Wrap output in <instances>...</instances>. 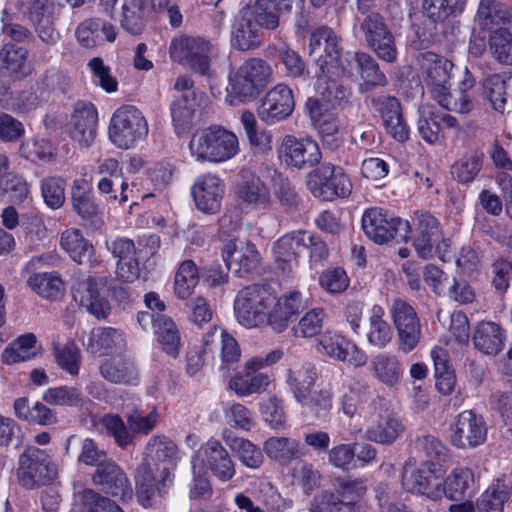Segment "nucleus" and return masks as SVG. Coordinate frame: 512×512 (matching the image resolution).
Wrapping results in <instances>:
<instances>
[{
    "instance_id": "28",
    "label": "nucleus",
    "mask_w": 512,
    "mask_h": 512,
    "mask_svg": "<svg viewBox=\"0 0 512 512\" xmlns=\"http://www.w3.org/2000/svg\"><path fill=\"white\" fill-rule=\"evenodd\" d=\"M417 221L413 245L418 256L428 259L433 255L435 243L442 238L440 224L434 216L427 212L418 214Z\"/></svg>"
},
{
    "instance_id": "44",
    "label": "nucleus",
    "mask_w": 512,
    "mask_h": 512,
    "mask_svg": "<svg viewBox=\"0 0 512 512\" xmlns=\"http://www.w3.org/2000/svg\"><path fill=\"white\" fill-rule=\"evenodd\" d=\"M246 373H237L228 384L230 390L238 396L244 397L251 394H258L266 390L270 383L269 376L264 373L246 369Z\"/></svg>"
},
{
    "instance_id": "54",
    "label": "nucleus",
    "mask_w": 512,
    "mask_h": 512,
    "mask_svg": "<svg viewBox=\"0 0 512 512\" xmlns=\"http://www.w3.org/2000/svg\"><path fill=\"white\" fill-rule=\"evenodd\" d=\"M317 374L311 367H303L295 371H289L288 384L301 404L306 402L311 394V389L315 385Z\"/></svg>"
},
{
    "instance_id": "45",
    "label": "nucleus",
    "mask_w": 512,
    "mask_h": 512,
    "mask_svg": "<svg viewBox=\"0 0 512 512\" xmlns=\"http://www.w3.org/2000/svg\"><path fill=\"white\" fill-rule=\"evenodd\" d=\"M215 340L221 341V359L223 364L230 365L239 361L241 350L236 339L222 330L218 326H213L203 337L204 351L209 349V345Z\"/></svg>"
},
{
    "instance_id": "25",
    "label": "nucleus",
    "mask_w": 512,
    "mask_h": 512,
    "mask_svg": "<svg viewBox=\"0 0 512 512\" xmlns=\"http://www.w3.org/2000/svg\"><path fill=\"white\" fill-rule=\"evenodd\" d=\"M306 309V302L299 292L280 298L268 314L267 324L276 332L284 331L290 322Z\"/></svg>"
},
{
    "instance_id": "51",
    "label": "nucleus",
    "mask_w": 512,
    "mask_h": 512,
    "mask_svg": "<svg viewBox=\"0 0 512 512\" xmlns=\"http://www.w3.org/2000/svg\"><path fill=\"white\" fill-rule=\"evenodd\" d=\"M371 365L375 376L384 385L393 387L399 382L402 370L395 355L379 354L372 359Z\"/></svg>"
},
{
    "instance_id": "1",
    "label": "nucleus",
    "mask_w": 512,
    "mask_h": 512,
    "mask_svg": "<svg viewBox=\"0 0 512 512\" xmlns=\"http://www.w3.org/2000/svg\"><path fill=\"white\" fill-rule=\"evenodd\" d=\"M149 459H145L136 470V494L145 507L151 505L156 492L162 493L169 480L170 468L178 452L177 445L165 436H154L148 444Z\"/></svg>"
},
{
    "instance_id": "62",
    "label": "nucleus",
    "mask_w": 512,
    "mask_h": 512,
    "mask_svg": "<svg viewBox=\"0 0 512 512\" xmlns=\"http://www.w3.org/2000/svg\"><path fill=\"white\" fill-rule=\"evenodd\" d=\"M325 319L323 309H312L308 311L292 328L293 335L301 338L314 337L322 331Z\"/></svg>"
},
{
    "instance_id": "16",
    "label": "nucleus",
    "mask_w": 512,
    "mask_h": 512,
    "mask_svg": "<svg viewBox=\"0 0 512 512\" xmlns=\"http://www.w3.org/2000/svg\"><path fill=\"white\" fill-rule=\"evenodd\" d=\"M280 158L288 166L308 169L320 162L321 152L318 144L313 140L286 135L282 140Z\"/></svg>"
},
{
    "instance_id": "43",
    "label": "nucleus",
    "mask_w": 512,
    "mask_h": 512,
    "mask_svg": "<svg viewBox=\"0 0 512 512\" xmlns=\"http://www.w3.org/2000/svg\"><path fill=\"white\" fill-rule=\"evenodd\" d=\"M402 423L393 416L381 417L380 420L374 421L366 430L365 438L369 441L391 445L398 436L403 432Z\"/></svg>"
},
{
    "instance_id": "5",
    "label": "nucleus",
    "mask_w": 512,
    "mask_h": 512,
    "mask_svg": "<svg viewBox=\"0 0 512 512\" xmlns=\"http://www.w3.org/2000/svg\"><path fill=\"white\" fill-rule=\"evenodd\" d=\"M272 69L261 58L245 61L230 78L231 93L241 102L255 99L271 80Z\"/></svg>"
},
{
    "instance_id": "4",
    "label": "nucleus",
    "mask_w": 512,
    "mask_h": 512,
    "mask_svg": "<svg viewBox=\"0 0 512 512\" xmlns=\"http://www.w3.org/2000/svg\"><path fill=\"white\" fill-rule=\"evenodd\" d=\"M357 22L366 46L381 60L394 63L398 50L395 35L386 18L379 12H371L357 17Z\"/></svg>"
},
{
    "instance_id": "3",
    "label": "nucleus",
    "mask_w": 512,
    "mask_h": 512,
    "mask_svg": "<svg viewBox=\"0 0 512 512\" xmlns=\"http://www.w3.org/2000/svg\"><path fill=\"white\" fill-rule=\"evenodd\" d=\"M189 149L199 161L223 162L238 152V139L224 127L211 125L194 132Z\"/></svg>"
},
{
    "instance_id": "29",
    "label": "nucleus",
    "mask_w": 512,
    "mask_h": 512,
    "mask_svg": "<svg viewBox=\"0 0 512 512\" xmlns=\"http://www.w3.org/2000/svg\"><path fill=\"white\" fill-rule=\"evenodd\" d=\"M99 373L113 384L134 385L139 380V372L134 361L125 357L106 359L99 366Z\"/></svg>"
},
{
    "instance_id": "21",
    "label": "nucleus",
    "mask_w": 512,
    "mask_h": 512,
    "mask_svg": "<svg viewBox=\"0 0 512 512\" xmlns=\"http://www.w3.org/2000/svg\"><path fill=\"white\" fill-rule=\"evenodd\" d=\"M225 185L213 174L200 177L192 187L196 207L205 214H217L221 209Z\"/></svg>"
},
{
    "instance_id": "36",
    "label": "nucleus",
    "mask_w": 512,
    "mask_h": 512,
    "mask_svg": "<svg viewBox=\"0 0 512 512\" xmlns=\"http://www.w3.org/2000/svg\"><path fill=\"white\" fill-rule=\"evenodd\" d=\"M442 495L452 501H463L470 497L474 490V474L469 468H455L442 481Z\"/></svg>"
},
{
    "instance_id": "18",
    "label": "nucleus",
    "mask_w": 512,
    "mask_h": 512,
    "mask_svg": "<svg viewBox=\"0 0 512 512\" xmlns=\"http://www.w3.org/2000/svg\"><path fill=\"white\" fill-rule=\"evenodd\" d=\"M223 258L227 268L239 277L252 272L260 263V255L255 245L238 239H230L225 244Z\"/></svg>"
},
{
    "instance_id": "50",
    "label": "nucleus",
    "mask_w": 512,
    "mask_h": 512,
    "mask_svg": "<svg viewBox=\"0 0 512 512\" xmlns=\"http://www.w3.org/2000/svg\"><path fill=\"white\" fill-rule=\"evenodd\" d=\"M153 322L158 341L163 350L172 357H176L180 348V335L176 324L171 318L163 314H159Z\"/></svg>"
},
{
    "instance_id": "53",
    "label": "nucleus",
    "mask_w": 512,
    "mask_h": 512,
    "mask_svg": "<svg viewBox=\"0 0 512 512\" xmlns=\"http://www.w3.org/2000/svg\"><path fill=\"white\" fill-rule=\"evenodd\" d=\"M33 291L47 299H57L64 291V283L56 273H39L28 279Z\"/></svg>"
},
{
    "instance_id": "8",
    "label": "nucleus",
    "mask_w": 512,
    "mask_h": 512,
    "mask_svg": "<svg viewBox=\"0 0 512 512\" xmlns=\"http://www.w3.org/2000/svg\"><path fill=\"white\" fill-rule=\"evenodd\" d=\"M310 192L324 201L344 198L351 194L352 183L344 170L331 163H324L307 175Z\"/></svg>"
},
{
    "instance_id": "34",
    "label": "nucleus",
    "mask_w": 512,
    "mask_h": 512,
    "mask_svg": "<svg viewBox=\"0 0 512 512\" xmlns=\"http://www.w3.org/2000/svg\"><path fill=\"white\" fill-rule=\"evenodd\" d=\"M151 0H124L120 16L121 27L131 35H140L145 30Z\"/></svg>"
},
{
    "instance_id": "22",
    "label": "nucleus",
    "mask_w": 512,
    "mask_h": 512,
    "mask_svg": "<svg viewBox=\"0 0 512 512\" xmlns=\"http://www.w3.org/2000/svg\"><path fill=\"white\" fill-rule=\"evenodd\" d=\"M198 457H201L202 462L211 473L223 482L231 480L236 473L235 463L229 452L220 441L214 438L209 439L200 447Z\"/></svg>"
},
{
    "instance_id": "64",
    "label": "nucleus",
    "mask_w": 512,
    "mask_h": 512,
    "mask_svg": "<svg viewBox=\"0 0 512 512\" xmlns=\"http://www.w3.org/2000/svg\"><path fill=\"white\" fill-rule=\"evenodd\" d=\"M195 100L176 98L171 104V117L178 135L187 131L192 123Z\"/></svg>"
},
{
    "instance_id": "59",
    "label": "nucleus",
    "mask_w": 512,
    "mask_h": 512,
    "mask_svg": "<svg viewBox=\"0 0 512 512\" xmlns=\"http://www.w3.org/2000/svg\"><path fill=\"white\" fill-rule=\"evenodd\" d=\"M484 93L497 111H504L507 106L506 98V76L493 74L488 76L483 83Z\"/></svg>"
},
{
    "instance_id": "38",
    "label": "nucleus",
    "mask_w": 512,
    "mask_h": 512,
    "mask_svg": "<svg viewBox=\"0 0 512 512\" xmlns=\"http://www.w3.org/2000/svg\"><path fill=\"white\" fill-rule=\"evenodd\" d=\"M263 449L270 459L284 465L305 455L300 442L288 437H270L265 441Z\"/></svg>"
},
{
    "instance_id": "33",
    "label": "nucleus",
    "mask_w": 512,
    "mask_h": 512,
    "mask_svg": "<svg viewBox=\"0 0 512 512\" xmlns=\"http://www.w3.org/2000/svg\"><path fill=\"white\" fill-rule=\"evenodd\" d=\"M306 244L305 231H294L282 236L274 245L277 268L283 273L290 272L297 263L298 248Z\"/></svg>"
},
{
    "instance_id": "20",
    "label": "nucleus",
    "mask_w": 512,
    "mask_h": 512,
    "mask_svg": "<svg viewBox=\"0 0 512 512\" xmlns=\"http://www.w3.org/2000/svg\"><path fill=\"white\" fill-rule=\"evenodd\" d=\"M92 480L101 491L113 497L121 500L132 497V488L126 474L112 459L95 469Z\"/></svg>"
},
{
    "instance_id": "49",
    "label": "nucleus",
    "mask_w": 512,
    "mask_h": 512,
    "mask_svg": "<svg viewBox=\"0 0 512 512\" xmlns=\"http://www.w3.org/2000/svg\"><path fill=\"white\" fill-rule=\"evenodd\" d=\"M27 56L26 48L7 43L0 51V68L7 70L16 77H25L30 73Z\"/></svg>"
},
{
    "instance_id": "35",
    "label": "nucleus",
    "mask_w": 512,
    "mask_h": 512,
    "mask_svg": "<svg viewBox=\"0 0 512 512\" xmlns=\"http://www.w3.org/2000/svg\"><path fill=\"white\" fill-rule=\"evenodd\" d=\"M125 347L126 340L123 332L112 327L92 331L88 343V349L98 356L121 352Z\"/></svg>"
},
{
    "instance_id": "27",
    "label": "nucleus",
    "mask_w": 512,
    "mask_h": 512,
    "mask_svg": "<svg viewBox=\"0 0 512 512\" xmlns=\"http://www.w3.org/2000/svg\"><path fill=\"white\" fill-rule=\"evenodd\" d=\"M232 46L241 51L258 48L262 43V33L253 23L249 5L240 10L232 29Z\"/></svg>"
},
{
    "instance_id": "58",
    "label": "nucleus",
    "mask_w": 512,
    "mask_h": 512,
    "mask_svg": "<svg viewBox=\"0 0 512 512\" xmlns=\"http://www.w3.org/2000/svg\"><path fill=\"white\" fill-rule=\"evenodd\" d=\"M336 491L340 496L341 504L353 505L364 496L367 491L366 480L362 478H344L336 479Z\"/></svg>"
},
{
    "instance_id": "12",
    "label": "nucleus",
    "mask_w": 512,
    "mask_h": 512,
    "mask_svg": "<svg viewBox=\"0 0 512 512\" xmlns=\"http://www.w3.org/2000/svg\"><path fill=\"white\" fill-rule=\"evenodd\" d=\"M211 50L209 41L188 35L174 38L169 47L173 61L186 65L201 75L208 74Z\"/></svg>"
},
{
    "instance_id": "32",
    "label": "nucleus",
    "mask_w": 512,
    "mask_h": 512,
    "mask_svg": "<svg viewBox=\"0 0 512 512\" xmlns=\"http://www.w3.org/2000/svg\"><path fill=\"white\" fill-rule=\"evenodd\" d=\"M60 246L78 264L93 266L95 249L80 230L72 228L62 232Z\"/></svg>"
},
{
    "instance_id": "9",
    "label": "nucleus",
    "mask_w": 512,
    "mask_h": 512,
    "mask_svg": "<svg viewBox=\"0 0 512 512\" xmlns=\"http://www.w3.org/2000/svg\"><path fill=\"white\" fill-rule=\"evenodd\" d=\"M309 50L310 54L318 55L317 65L324 76L330 77V72L334 68L339 69L343 75H352L341 59V38L333 29L322 26L312 32Z\"/></svg>"
},
{
    "instance_id": "19",
    "label": "nucleus",
    "mask_w": 512,
    "mask_h": 512,
    "mask_svg": "<svg viewBox=\"0 0 512 512\" xmlns=\"http://www.w3.org/2000/svg\"><path fill=\"white\" fill-rule=\"evenodd\" d=\"M295 106L292 90L279 84L272 88L261 100L258 116L267 123H275L287 118Z\"/></svg>"
},
{
    "instance_id": "41",
    "label": "nucleus",
    "mask_w": 512,
    "mask_h": 512,
    "mask_svg": "<svg viewBox=\"0 0 512 512\" xmlns=\"http://www.w3.org/2000/svg\"><path fill=\"white\" fill-rule=\"evenodd\" d=\"M467 0H424V16L432 23L444 25L450 19L459 16L465 9Z\"/></svg>"
},
{
    "instance_id": "6",
    "label": "nucleus",
    "mask_w": 512,
    "mask_h": 512,
    "mask_svg": "<svg viewBox=\"0 0 512 512\" xmlns=\"http://www.w3.org/2000/svg\"><path fill=\"white\" fill-rule=\"evenodd\" d=\"M57 475V467L45 450L30 446L20 455L17 478L23 487L33 489L50 484Z\"/></svg>"
},
{
    "instance_id": "31",
    "label": "nucleus",
    "mask_w": 512,
    "mask_h": 512,
    "mask_svg": "<svg viewBox=\"0 0 512 512\" xmlns=\"http://www.w3.org/2000/svg\"><path fill=\"white\" fill-rule=\"evenodd\" d=\"M512 19V10L497 0H481L476 14L480 29L492 33Z\"/></svg>"
},
{
    "instance_id": "10",
    "label": "nucleus",
    "mask_w": 512,
    "mask_h": 512,
    "mask_svg": "<svg viewBox=\"0 0 512 512\" xmlns=\"http://www.w3.org/2000/svg\"><path fill=\"white\" fill-rule=\"evenodd\" d=\"M362 229L377 244H384L395 238L407 242L410 233L407 221L391 216L380 208H371L364 212Z\"/></svg>"
},
{
    "instance_id": "56",
    "label": "nucleus",
    "mask_w": 512,
    "mask_h": 512,
    "mask_svg": "<svg viewBox=\"0 0 512 512\" xmlns=\"http://www.w3.org/2000/svg\"><path fill=\"white\" fill-rule=\"evenodd\" d=\"M102 425L108 435L113 437L115 443L120 448H126L134 444L133 432L130 431L127 421L118 414H107L102 418Z\"/></svg>"
},
{
    "instance_id": "40",
    "label": "nucleus",
    "mask_w": 512,
    "mask_h": 512,
    "mask_svg": "<svg viewBox=\"0 0 512 512\" xmlns=\"http://www.w3.org/2000/svg\"><path fill=\"white\" fill-rule=\"evenodd\" d=\"M122 413L129 425L130 431L133 432L134 440L137 435H148L155 428L159 417L156 407H152L146 413L140 406L135 404L123 406Z\"/></svg>"
},
{
    "instance_id": "24",
    "label": "nucleus",
    "mask_w": 512,
    "mask_h": 512,
    "mask_svg": "<svg viewBox=\"0 0 512 512\" xmlns=\"http://www.w3.org/2000/svg\"><path fill=\"white\" fill-rule=\"evenodd\" d=\"M28 18L39 39L46 45H55L60 35L53 22V5L49 0H33L28 8Z\"/></svg>"
},
{
    "instance_id": "30",
    "label": "nucleus",
    "mask_w": 512,
    "mask_h": 512,
    "mask_svg": "<svg viewBox=\"0 0 512 512\" xmlns=\"http://www.w3.org/2000/svg\"><path fill=\"white\" fill-rule=\"evenodd\" d=\"M505 337V330L498 323L482 321L475 328L473 343L483 354L495 356L503 349Z\"/></svg>"
},
{
    "instance_id": "48",
    "label": "nucleus",
    "mask_w": 512,
    "mask_h": 512,
    "mask_svg": "<svg viewBox=\"0 0 512 512\" xmlns=\"http://www.w3.org/2000/svg\"><path fill=\"white\" fill-rule=\"evenodd\" d=\"M384 310L374 305L369 317L367 339L369 343L379 349L386 347L392 340L393 332L389 323L383 319Z\"/></svg>"
},
{
    "instance_id": "55",
    "label": "nucleus",
    "mask_w": 512,
    "mask_h": 512,
    "mask_svg": "<svg viewBox=\"0 0 512 512\" xmlns=\"http://www.w3.org/2000/svg\"><path fill=\"white\" fill-rule=\"evenodd\" d=\"M198 281V271L194 262L191 260L182 262L175 275V294L180 299L188 298L198 284Z\"/></svg>"
},
{
    "instance_id": "14",
    "label": "nucleus",
    "mask_w": 512,
    "mask_h": 512,
    "mask_svg": "<svg viewBox=\"0 0 512 512\" xmlns=\"http://www.w3.org/2000/svg\"><path fill=\"white\" fill-rule=\"evenodd\" d=\"M451 430V442L459 448L476 447L486 440V422L482 415L472 410L461 412L456 417Z\"/></svg>"
},
{
    "instance_id": "17",
    "label": "nucleus",
    "mask_w": 512,
    "mask_h": 512,
    "mask_svg": "<svg viewBox=\"0 0 512 512\" xmlns=\"http://www.w3.org/2000/svg\"><path fill=\"white\" fill-rule=\"evenodd\" d=\"M372 107L377 111L387 133L399 142L409 138V128L403 118L399 100L390 95L373 96L370 99Z\"/></svg>"
},
{
    "instance_id": "39",
    "label": "nucleus",
    "mask_w": 512,
    "mask_h": 512,
    "mask_svg": "<svg viewBox=\"0 0 512 512\" xmlns=\"http://www.w3.org/2000/svg\"><path fill=\"white\" fill-rule=\"evenodd\" d=\"M242 178L237 187L238 198L248 205L266 207L270 202V192L264 182L248 172L243 173Z\"/></svg>"
},
{
    "instance_id": "2",
    "label": "nucleus",
    "mask_w": 512,
    "mask_h": 512,
    "mask_svg": "<svg viewBox=\"0 0 512 512\" xmlns=\"http://www.w3.org/2000/svg\"><path fill=\"white\" fill-rule=\"evenodd\" d=\"M452 62L432 52L421 55V69L424 81L430 89L433 98L440 106L448 111L467 114L474 108V103L467 92L473 87V79H465L461 88L455 94L450 93V71Z\"/></svg>"
},
{
    "instance_id": "63",
    "label": "nucleus",
    "mask_w": 512,
    "mask_h": 512,
    "mask_svg": "<svg viewBox=\"0 0 512 512\" xmlns=\"http://www.w3.org/2000/svg\"><path fill=\"white\" fill-rule=\"evenodd\" d=\"M43 400L51 405L78 407L83 404V396L75 387L60 386L48 389Z\"/></svg>"
},
{
    "instance_id": "37",
    "label": "nucleus",
    "mask_w": 512,
    "mask_h": 512,
    "mask_svg": "<svg viewBox=\"0 0 512 512\" xmlns=\"http://www.w3.org/2000/svg\"><path fill=\"white\" fill-rule=\"evenodd\" d=\"M357 70L363 82L359 86L362 93L370 92L375 88L384 87L388 80L380 70L377 61L368 53L356 52L353 56Z\"/></svg>"
},
{
    "instance_id": "46",
    "label": "nucleus",
    "mask_w": 512,
    "mask_h": 512,
    "mask_svg": "<svg viewBox=\"0 0 512 512\" xmlns=\"http://www.w3.org/2000/svg\"><path fill=\"white\" fill-rule=\"evenodd\" d=\"M223 439L246 467L257 469L263 463L264 458L261 449L249 440L233 437L227 431L223 433Z\"/></svg>"
},
{
    "instance_id": "15",
    "label": "nucleus",
    "mask_w": 512,
    "mask_h": 512,
    "mask_svg": "<svg viewBox=\"0 0 512 512\" xmlns=\"http://www.w3.org/2000/svg\"><path fill=\"white\" fill-rule=\"evenodd\" d=\"M106 279L103 277L78 281L73 296L80 305L98 319H105L111 312V306L104 294Z\"/></svg>"
},
{
    "instance_id": "47",
    "label": "nucleus",
    "mask_w": 512,
    "mask_h": 512,
    "mask_svg": "<svg viewBox=\"0 0 512 512\" xmlns=\"http://www.w3.org/2000/svg\"><path fill=\"white\" fill-rule=\"evenodd\" d=\"M71 195L73 209L82 219L93 220L98 216V205L91 196L85 180L77 179L74 181Z\"/></svg>"
},
{
    "instance_id": "23",
    "label": "nucleus",
    "mask_w": 512,
    "mask_h": 512,
    "mask_svg": "<svg viewBox=\"0 0 512 512\" xmlns=\"http://www.w3.org/2000/svg\"><path fill=\"white\" fill-rule=\"evenodd\" d=\"M97 121L98 116L94 105L78 102L70 122V136L81 146H90L96 135Z\"/></svg>"
},
{
    "instance_id": "61",
    "label": "nucleus",
    "mask_w": 512,
    "mask_h": 512,
    "mask_svg": "<svg viewBox=\"0 0 512 512\" xmlns=\"http://www.w3.org/2000/svg\"><path fill=\"white\" fill-rule=\"evenodd\" d=\"M335 73L331 70L330 77H326L322 72L318 75V82H325L326 87L321 92L323 98L332 106L339 107L346 103L351 96V91L344 85L338 83L333 75Z\"/></svg>"
},
{
    "instance_id": "7",
    "label": "nucleus",
    "mask_w": 512,
    "mask_h": 512,
    "mask_svg": "<svg viewBox=\"0 0 512 512\" xmlns=\"http://www.w3.org/2000/svg\"><path fill=\"white\" fill-rule=\"evenodd\" d=\"M148 134V124L136 107L125 105L117 109L110 122L109 137L121 149H129Z\"/></svg>"
},
{
    "instance_id": "57",
    "label": "nucleus",
    "mask_w": 512,
    "mask_h": 512,
    "mask_svg": "<svg viewBox=\"0 0 512 512\" xmlns=\"http://www.w3.org/2000/svg\"><path fill=\"white\" fill-rule=\"evenodd\" d=\"M489 47L497 61L512 65V34L508 29L499 28L490 33Z\"/></svg>"
},
{
    "instance_id": "26",
    "label": "nucleus",
    "mask_w": 512,
    "mask_h": 512,
    "mask_svg": "<svg viewBox=\"0 0 512 512\" xmlns=\"http://www.w3.org/2000/svg\"><path fill=\"white\" fill-rule=\"evenodd\" d=\"M108 249L118 258L117 278L128 283L138 279L140 267L134 242L128 238H119L108 245Z\"/></svg>"
},
{
    "instance_id": "52",
    "label": "nucleus",
    "mask_w": 512,
    "mask_h": 512,
    "mask_svg": "<svg viewBox=\"0 0 512 512\" xmlns=\"http://www.w3.org/2000/svg\"><path fill=\"white\" fill-rule=\"evenodd\" d=\"M36 336L28 333L14 340L3 352L2 360L6 364H15L31 359L36 355L34 348Z\"/></svg>"
},
{
    "instance_id": "42",
    "label": "nucleus",
    "mask_w": 512,
    "mask_h": 512,
    "mask_svg": "<svg viewBox=\"0 0 512 512\" xmlns=\"http://www.w3.org/2000/svg\"><path fill=\"white\" fill-rule=\"evenodd\" d=\"M250 8L252 19L258 26L274 30L279 25L281 11L288 8V4L286 0H257Z\"/></svg>"
},
{
    "instance_id": "13",
    "label": "nucleus",
    "mask_w": 512,
    "mask_h": 512,
    "mask_svg": "<svg viewBox=\"0 0 512 512\" xmlns=\"http://www.w3.org/2000/svg\"><path fill=\"white\" fill-rule=\"evenodd\" d=\"M402 485L408 492L426 495L431 499L442 496V480L437 475L436 464L432 461L424 462L417 469L410 462H406L403 466Z\"/></svg>"
},
{
    "instance_id": "11",
    "label": "nucleus",
    "mask_w": 512,
    "mask_h": 512,
    "mask_svg": "<svg viewBox=\"0 0 512 512\" xmlns=\"http://www.w3.org/2000/svg\"><path fill=\"white\" fill-rule=\"evenodd\" d=\"M271 295L259 285L240 290L234 302L236 318L245 327H259L267 323L266 310L272 303Z\"/></svg>"
},
{
    "instance_id": "60",
    "label": "nucleus",
    "mask_w": 512,
    "mask_h": 512,
    "mask_svg": "<svg viewBox=\"0 0 512 512\" xmlns=\"http://www.w3.org/2000/svg\"><path fill=\"white\" fill-rule=\"evenodd\" d=\"M508 499L509 492L505 486L497 484L489 487L478 498L476 508L479 512H502Z\"/></svg>"
}]
</instances>
